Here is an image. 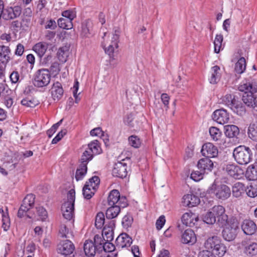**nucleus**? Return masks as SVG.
Instances as JSON below:
<instances>
[{"label": "nucleus", "mask_w": 257, "mask_h": 257, "mask_svg": "<svg viewBox=\"0 0 257 257\" xmlns=\"http://www.w3.org/2000/svg\"><path fill=\"white\" fill-rule=\"evenodd\" d=\"M205 247L211 250L215 257H222L227 251V247L217 236L208 238L205 242Z\"/></svg>", "instance_id": "nucleus-1"}, {"label": "nucleus", "mask_w": 257, "mask_h": 257, "mask_svg": "<svg viewBox=\"0 0 257 257\" xmlns=\"http://www.w3.org/2000/svg\"><path fill=\"white\" fill-rule=\"evenodd\" d=\"M239 230V223L233 216L230 217L229 223L223 227L222 236L227 241H232L236 237Z\"/></svg>", "instance_id": "nucleus-2"}, {"label": "nucleus", "mask_w": 257, "mask_h": 257, "mask_svg": "<svg viewBox=\"0 0 257 257\" xmlns=\"http://www.w3.org/2000/svg\"><path fill=\"white\" fill-rule=\"evenodd\" d=\"M233 156L238 164L246 165L252 160V153L249 147L241 145L234 149Z\"/></svg>", "instance_id": "nucleus-3"}, {"label": "nucleus", "mask_w": 257, "mask_h": 257, "mask_svg": "<svg viewBox=\"0 0 257 257\" xmlns=\"http://www.w3.org/2000/svg\"><path fill=\"white\" fill-rule=\"evenodd\" d=\"M75 198V190L71 189L67 194V201L63 203L61 206L63 216L68 220H70L74 216Z\"/></svg>", "instance_id": "nucleus-4"}, {"label": "nucleus", "mask_w": 257, "mask_h": 257, "mask_svg": "<svg viewBox=\"0 0 257 257\" xmlns=\"http://www.w3.org/2000/svg\"><path fill=\"white\" fill-rule=\"evenodd\" d=\"M207 192L210 195H214L216 198L221 200H226L231 195L230 188L224 184L217 185L213 183L208 188Z\"/></svg>", "instance_id": "nucleus-5"}, {"label": "nucleus", "mask_w": 257, "mask_h": 257, "mask_svg": "<svg viewBox=\"0 0 257 257\" xmlns=\"http://www.w3.org/2000/svg\"><path fill=\"white\" fill-rule=\"evenodd\" d=\"M51 75L49 69H40L36 73L33 83L37 87H43L48 85L50 81Z\"/></svg>", "instance_id": "nucleus-6"}, {"label": "nucleus", "mask_w": 257, "mask_h": 257, "mask_svg": "<svg viewBox=\"0 0 257 257\" xmlns=\"http://www.w3.org/2000/svg\"><path fill=\"white\" fill-rule=\"evenodd\" d=\"M101 240V237L98 235H95L94 236V241L93 242L92 240H86L83 245V249L85 257H93L96 252L100 253V251H98V245H96L95 242L97 240Z\"/></svg>", "instance_id": "nucleus-7"}, {"label": "nucleus", "mask_w": 257, "mask_h": 257, "mask_svg": "<svg viewBox=\"0 0 257 257\" xmlns=\"http://www.w3.org/2000/svg\"><path fill=\"white\" fill-rule=\"evenodd\" d=\"M102 150L101 149L99 142L95 140L90 142L88 145V148L82 154V155H84V158L88 159V161H91L94 155L99 154L101 153Z\"/></svg>", "instance_id": "nucleus-8"}, {"label": "nucleus", "mask_w": 257, "mask_h": 257, "mask_svg": "<svg viewBox=\"0 0 257 257\" xmlns=\"http://www.w3.org/2000/svg\"><path fill=\"white\" fill-rule=\"evenodd\" d=\"M75 249L72 242L69 240H62L57 245V251L58 253L67 256L71 254Z\"/></svg>", "instance_id": "nucleus-9"}, {"label": "nucleus", "mask_w": 257, "mask_h": 257, "mask_svg": "<svg viewBox=\"0 0 257 257\" xmlns=\"http://www.w3.org/2000/svg\"><path fill=\"white\" fill-rule=\"evenodd\" d=\"M124 160L118 162L114 164L112 174L114 177L123 178L126 177L127 174V164L124 162Z\"/></svg>", "instance_id": "nucleus-10"}, {"label": "nucleus", "mask_w": 257, "mask_h": 257, "mask_svg": "<svg viewBox=\"0 0 257 257\" xmlns=\"http://www.w3.org/2000/svg\"><path fill=\"white\" fill-rule=\"evenodd\" d=\"M201 153L206 158H213L218 156V150L212 143H207L202 146Z\"/></svg>", "instance_id": "nucleus-11"}, {"label": "nucleus", "mask_w": 257, "mask_h": 257, "mask_svg": "<svg viewBox=\"0 0 257 257\" xmlns=\"http://www.w3.org/2000/svg\"><path fill=\"white\" fill-rule=\"evenodd\" d=\"M212 119L217 123L223 124L229 120V114L223 108L218 109L214 111L212 115Z\"/></svg>", "instance_id": "nucleus-12"}, {"label": "nucleus", "mask_w": 257, "mask_h": 257, "mask_svg": "<svg viewBox=\"0 0 257 257\" xmlns=\"http://www.w3.org/2000/svg\"><path fill=\"white\" fill-rule=\"evenodd\" d=\"M241 229L244 234L251 235L254 234L257 230V225L250 219H245L242 222Z\"/></svg>", "instance_id": "nucleus-13"}, {"label": "nucleus", "mask_w": 257, "mask_h": 257, "mask_svg": "<svg viewBox=\"0 0 257 257\" xmlns=\"http://www.w3.org/2000/svg\"><path fill=\"white\" fill-rule=\"evenodd\" d=\"M84 155H82L80 159L81 164L76 171L75 179L76 181L82 180L87 171V165L89 162L88 159L84 158Z\"/></svg>", "instance_id": "nucleus-14"}, {"label": "nucleus", "mask_w": 257, "mask_h": 257, "mask_svg": "<svg viewBox=\"0 0 257 257\" xmlns=\"http://www.w3.org/2000/svg\"><path fill=\"white\" fill-rule=\"evenodd\" d=\"M22 13V8L20 6H15L4 9L3 18L6 20L14 19L19 17Z\"/></svg>", "instance_id": "nucleus-15"}, {"label": "nucleus", "mask_w": 257, "mask_h": 257, "mask_svg": "<svg viewBox=\"0 0 257 257\" xmlns=\"http://www.w3.org/2000/svg\"><path fill=\"white\" fill-rule=\"evenodd\" d=\"M197 166L198 169L201 170V171L208 174L209 172L212 171L214 167V164L210 158L205 157L200 159L198 161Z\"/></svg>", "instance_id": "nucleus-16"}, {"label": "nucleus", "mask_w": 257, "mask_h": 257, "mask_svg": "<svg viewBox=\"0 0 257 257\" xmlns=\"http://www.w3.org/2000/svg\"><path fill=\"white\" fill-rule=\"evenodd\" d=\"M181 220L183 224L186 226L193 227L197 224L199 218L195 213L189 212H186L182 215Z\"/></svg>", "instance_id": "nucleus-17"}, {"label": "nucleus", "mask_w": 257, "mask_h": 257, "mask_svg": "<svg viewBox=\"0 0 257 257\" xmlns=\"http://www.w3.org/2000/svg\"><path fill=\"white\" fill-rule=\"evenodd\" d=\"M133 242V239L126 233H122L116 239L115 244L118 248L128 247Z\"/></svg>", "instance_id": "nucleus-18"}, {"label": "nucleus", "mask_w": 257, "mask_h": 257, "mask_svg": "<svg viewBox=\"0 0 257 257\" xmlns=\"http://www.w3.org/2000/svg\"><path fill=\"white\" fill-rule=\"evenodd\" d=\"M200 202V198L197 196L193 194H188L183 196L182 203L184 206L193 207L198 205Z\"/></svg>", "instance_id": "nucleus-19"}, {"label": "nucleus", "mask_w": 257, "mask_h": 257, "mask_svg": "<svg viewBox=\"0 0 257 257\" xmlns=\"http://www.w3.org/2000/svg\"><path fill=\"white\" fill-rule=\"evenodd\" d=\"M225 170L229 175L235 179H239L243 175V170L239 166L234 164L227 165Z\"/></svg>", "instance_id": "nucleus-20"}, {"label": "nucleus", "mask_w": 257, "mask_h": 257, "mask_svg": "<svg viewBox=\"0 0 257 257\" xmlns=\"http://www.w3.org/2000/svg\"><path fill=\"white\" fill-rule=\"evenodd\" d=\"M196 240V235L191 229L185 230L181 236V241L184 244H193Z\"/></svg>", "instance_id": "nucleus-21"}, {"label": "nucleus", "mask_w": 257, "mask_h": 257, "mask_svg": "<svg viewBox=\"0 0 257 257\" xmlns=\"http://www.w3.org/2000/svg\"><path fill=\"white\" fill-rule=\"evenodd\" d=\"M64 90L62 84L58 81L54 83L52 87V96L54 100H59L63 96Z\"/></svg>", "instance_id": "nucleus-22"}, {"label": "nucleus", "mask_w": 257, "mask_h": 257, "mask_svg": "<svg viewBox=\"0 0 257 257\" xmlns=\"http://www.w3.org/2000/svg\"><path fill=\"white\" fill-rule=\"evenodd\" d=\"M245 191V185L241 182H236L232 186V193L233 197L240 198L244 194Z\"/></svg>", "instance_id": "nucleus-23"}, {"label": "nucleus", "mask_w": 257, "mask_h": 257, "mask_svg": "<svg viewBox=\"0 0 257 257\" xmlns=\"http://www.w3.org/2000/svg\"><path fill=\"white\" fill-rule=\"evenodd\" d=\"M239 133L238 127L235 125H227L224 126V134L229 138H237Z\"/></svg>", "instance_id": "nucleus-24"}, {"label": "nucleus", "mask_w": 257, "mask_h": 257, "mask_svg": "<svg viewBox=\"0 0 257 257\" xmlns=\"http://www.w3.org/2000/svg\"><path fill=\"white\" fill-rule=\"evenodd\" d=\"M92 22L89 20H86L81 24V30L80 35L83 38H88L91 34Z\"/></svg>", "instance_id": "nucleus-25"}, {"label": "nucleus", "mask_w": 257, "mask_h": 257, "mask_svg": "<svg viewBox=\"0 0 257 257\" xmlns=\"http://www.w3.org/2000/svg\"><path fill=\"white\" fill-rule=\"evenodd\" d=\"M10 53V49L9 47L5 46H0V61L4 65L6 64L10 60L9 54Z\"/></svg>", "instance_id": "nucleus-26"}, {"label": "nucleus", "mask_w": 257, "mask_h": 257, "mask_svg": "<svg viewBox=\"0 0 257 257\" xmlns=\"http://www.w3.org/2000/svg\"><path fill=\"white\" fill-rule=\"evenodd\" d=\"M230 109L239 116L244 115L246 112L245 105L238 100L236 102H234V104Z\"/></svg>", "instance_id": "nucleus-27"}, {"label": "nucleus", "mask_w": 257, "mask_h": 257, "mask_svg": "<svg viewBox=\"0 0 257 257\" xmlns=\"http://www.w3.org/2000/svg\"><path fill=\"white\" fill-rule=\"evenodd\" d=\"M240 91L244 92V94L255 92V90H253L252 84L247 80L242 81L238 87Z\"/></svg>", "instance_id": "nucleus-28"}, {"label": "nucleus", "mask_w": 257, "mask_h": 257, "mask_svg": "<svg viewBox=\"0 0 257 257\" xmlns=\"http://www.w3.org/2000/svg\"><path fill=\"white\" fill-rule=\"evenodd\" d=\"M120 193L116 189L111 191L107 198L108 204L110 206H115L119 201Z\"/></svg>", "instance_id": "nucleus-29"}, {"label": "nucleus", "mask_w": 257, "mask_h": 257, "mask_svg": "<svg viewBox=\"0 0 257 257\" xmlns=\"http://www.w3.org/2000/svg\"><path fill=\"white\" fill-rule=\"evenodd\" d=\"M120 211V206H110L106 211L105 215L108 219H112L117 216Z\"/></svg>", "instance_id": "nucleus-30"}, {"label": "nucleus", "mask_w": 257, "mask_h": 257, "mask_svg": "<svg viewBox=\"0 0 257 257\" xmlns=\"http://www.w3.org/2000/svg\"><path fill=\"white\" fill-rule=\"evenodd\" d=\"M47 45L42 42L37 43L33 47V50L38 54L40 58H42L47 50Z\"/></svg>", "instance_id": "nucleus-31"}, {"label": "nucleus", "mask_w": 257, "mask_h": 257, "mask_svg": "<svg viewBox=\"0 0 257 257\" xmlns=\"http://www.w3.org/2000/svg\"><path fill=\"white\" fill-rule=\"evenodd\" d=\"M257 99V97L253 93H248V94H244L242 97V100L244 104L248 108L251 106L252 104L255 100Z\"/></svg>", "instance_id": "nucleus-32"}, {"label": "nucleus", "mask_w": 257, "mask_h": 257, "mask_svg": "<svg viewBox=\"0 0 257 257\" xmlns=\"http://www.w3.org/2000/svg\"><path fill=\"white\" fill-rule=\"evenodd\" d=\"M69 55V48L64 46L60 48L57 53V56L60 61L65 62Z\"/></svg>", "instance_id": "nucleus-33"}, {"label": "nucleus", "mask_w": 257, "mask_h": 257, "mask_svg": "<svg viewBox=\"0 0 257 257\" xmlns=\"http://www.w3.org/2000/svg\"><path fill=\"white\" fill-rule=\"evenodd\" d=\"M219 70L220 67L217 65H215L211 68V75L210 78L209 79L210 83L216 84L219 80Z\"/></svg>", "instance_id": "nucleus-34"}, {"label": "nucleus", "mask_w": 257, "mask_h": 257, "mask_svg": "<svg viewBox=\"0 0 257 257\" xmlns=\"http://www.w3.org/2000/svg\"><path fill=\"white\" fill-rule=\"evenodd\" d=\"M246 61L244 57H241L235 63L234 71L238 74L243 73L246 69Z\"/></svg>", "instance_id": "nucleus-35"}, {"label": "nucleus", "mask_w": 257, "mask_h": 257, "mask_svg": "<svg viewBox=\"0 0 257 257\" xmlns=\"http://www.w3.org/2000/svg\"><path fill=\"white\" fill-rule=\"evenodd\" d=\"M245 177L249 180L254 181L257 180V168L253 166H249L245 172Z\"/></svg>", "instance_id": "nucleus-36"}, {"label": "nucleus", "mask_w": 257, "mask_h": 257, "mask_svg": "<svg viewBox=\"0 0 257 257\" xmlns=\"http://www.w3.org/2000/svg\"><path fill=\"white\" fill-rule=\"evenodd\" d=\"M209 134L211 139L214 141H218L220 140L222 136L221 131L216 127L211 126L210 127Z\"/></svg>", "instance_id": "nucleus-37"}, {"label": "nucleus", "mask_w": 257, "mask_h": 257, "mask_svg": "<svg viewBox=\"0 0 257 257\" xmlns=\"http://www.w3.org/2000/svg\"><path fill=\"white\" fill-rule=\"evenodd\" d=\"M245 192L249 197L254 198L257 196V185L250 183L248 186H245Z\"/></svg>", "instance_id": "nucleus-38"}, {"label": "nucleus", "mask_w": 257, "mask_h": 257, "mask_svg": "<svg viewBox=\"0 0 257 257\" xmlns=\"http://www.w3.org/2000/svg\"><path fill=\"white\" fill-rule=\"evenodd\" d=\"M58 26L66 30L71 29L73 27L72 22L63 18H59L57 21Z\"/></svg>", "instance_id": "nucleus-39"}, {"label": "nucleus", "mask_w": 257, "mask_h": 257, "mask_svg": "<svg viewBox=\"0 0 257 257\" xmlns=\"http://www.w3.org/2000/svg\"><path fill=\"white\" fill-rule=\"evenodd\" d=\"M244 252L249 256H254L257 254V243L252 242L246 245L244 248Z\"/></svg>", "instance_id": "nucleus-40"}, {"label": "nucleus", "mask_w": 257, "mask_h": 257, "mask_svg": "<svg viewBox=\"0 0 257 257\" xmlns=\"http://www.w3.org/2000/svg\"><path fill=\"white\" fill-rule=\"evenodd\" d=\"M248 135L251 139L257 141V122L250 124L248 128Z\"/></svg>", "instance_id": "nucleus-41"}, {"label": "nucleus", "mask_w": 257, "mask_h": 257, "mask_svg": "<svg viewBox=\"0 0 257 257\" xmlns=\"http://www.w3.org/2000/svg\"><path fill=\"white\" fill-rule=\"evenodd\" d=\"M35 196L33 194H28L23 199L22 203L29 208L33 207L35 203Z\"/></svg>", "instance_id": "nucleus-42"}, {"label": "nucleus", "mask_w": 257, "mask_h": 257, "mask_svg": "<svg viewBox=\"0 0 257 257\" xmlns=\"http://www.w3.org/2000/svg\"><path fill=\"white\" fill-rule=\"evenodd\" d=\"M115 248L114 245L108 241L105 243L100 242L98 244V251L101 252L103 250L105 252H112Z\"/></svg>", "instance_id": "nucleus-43"}, {"label": "nucleus", "mask_w": 257, "mask_h": 257, "mask_svg": "<svg viewBox=\"0 0 257 257\" xmlns=\"http://www.w3.org/2000/svg\"><path fill=\"white\" fill-rule=\"evenodd\" d=\"M95 192L96 190L89 187L88 184H85L82 189L83 195L84 198L87 200L91 198L95 194Z\"/></svg>", "instance_id": "nucleus-44"}, {"label": "nucleus", "mask_w": 257, "mask_h": 257, "mask_svg": "<svg viewBox=\"0 0 257 257\" xmlns=\"http://www.w3.org/2000/svg\"><path fill=\"white\" fill-rule=\"evenodd\" d=\"M99 184V178L97 176H94L90 178L88 181H87L85 184H88L89 187L96 191L98 188Z\"/></svg>", "instance_id": "nucleus-45"}, {"label": "nucleus", "mask_w": 257, "mask_h": 257, "mask_svg": "<svg viewBox=\"0 0 257 257\" xmlns=\"http://www.w3.org/2000/svg\"><path fill=\"white\" fill-rule=\"evenodd\" d=\"M21 103L22 105L29 107H34L38 104V101L31 97L23 98Z\"/></svg>", "instance_id": "nucleus-46"}, {"label": "nucleus", "mask_w": 257, "mask_h": 257, "mask_svg": "<svg viewBox=\"0 0 257 257\" xmlns=\"http://www.w3.org/2000/svg\"><path fill=\"white\" fill-rule=\"evenodd\" d=\"M104 215L103 212H98L95 217V225L97 228L101 229L105 224Z\"/></svg>", "instance_id": "nucleus-47"}, {"label": "nucleus", "mask_w": 257, "mask_h": 257, "mask_svg": "<svg viewBox=\"0 0 257 257\" xmlns=\"http://www.w3.org/2000/svg\"><path fill=\"white\" fill-rule=\"evenodd\" d=\"M224 104L230 108L233 105L234 102H236L237 99H235V96L231 94H227L222 99Z\"/></svg>", "instance_id": "nucleus-48"}, {"label": "nucleus", "mask_w": 257, "mask_h": 257, "mask_svg": "<svg viewBox=\"0 0 257 257\" xmlns=\"http://www.w3.org/2000/svg\"><path fill=\"white\" fill-rule=\"evenodd\" d=\"M222 41L223 36L221 34L216 35L214 41V52L216 53H219L222 47Z\"/></svg>", "instance_id": "nucleus-49"}, {"label": "nucleus", "mask_w": 257, "mask_h": 257, "mask_svg": "<svg viewBox=\"0 0 257 257\" xmlns=\"http://www.w3.org/2000/svg\"><path fill=\"white\" fill-rule=\"evenodd\" d=\"M204 222L208 224H213L216 221L215 216L212 213V211L207 212L203 217Z\"/></svg>", "instance_id": "nucleus-50"}, {"label": "nucleus", "mask_w": 257, "mask_h": 257, "mask_svg": "<svg viewBox=\"0 0 257 257\" xmlns=\"http://www.w3.org/2000/svg\"><path fill=\"white\" fill-rule=\"evenodd\" d=\"M113 230H111V229L103 228L102 230V235L104 240L106 239V241L110 242L113 239Z\"/></svg>", "instance_id": "nucleus-51"}, {"label": "nucleus", "mask_w": 257, "mask_h": 257, "mask_svg": "<svg viewBox=\"0 0 257 257\" xmlns=\"http://www.w3.org/2000/svg\"><path fill=\"white\" fill-rule=\"evenodd\" d=\"M212 213L215 216V218L221 216L225 213V208L222 205L214 206L211 209Z\"/></svg>", "instance_id": "nucleus-52"}, {"label": "nucleus", "mask_w": 257, "mask_h": 257, "mask_svg": "<svg viewBox=\"0 0 257 257\" xmlns=\"http://www.w3.org/2000/svg\"><path fill=\"white\" fill-rule=\"evenodd\" d=\"M30 209L26 206L22 204L18 211V217L21 218L27 216L28 218H31V217L27 214L28 211Z\"/></svg>", "instance_id": "nucleus-53"}, {"label": "nucleus", "mask_w": 257, "mask_h": 257, "mask_svg": "<svg viewBox=\"0 0 257 257\" xmlns=\"http://www.w3.org/2000/svg\"><path fill=\"white\" fill-rule=\"evenodd\" d=\"M217 223L218 224L219 226H221L223 227H224L225 226H226V224H228L229 221H230V217L229 218L228 215L225 213L217 217Z\"/></svg>", "instance_id": "nucleus-54"}, {"label": "nucleus", "mask_w": 257, "mask_h": 257, "mask_svg": "<svg viewBox=\"0 0 257 257\" xmlns=\"http://www.w3.org/2000/svg\"><path fill=\"white\" fill-rule=\"evenodd\" d=\"M113 31L114 33L112 38V43H114L115 47L118 48V43L119 42V35L121 32L120 29L119 27H114Z\"/></svg>", "instance_id": "nucleus-55"}, {"label": "nucleus", "mask_w": 257, "mask_h": 257, "mask_svg": "<svg viewBox=\"0 0 257 257\" xmlns=\"http://www.w3.org/2000/svg\"><path fill=\"white\" fill-rule=\"evenodd\" d=\"M133 222V218L132 215L128 213L126 214L122 219V225L124 228H128L131 226Z\"/></svg>", "instance_id": "nucleus-56"}, {"label": "nucleus", "mask_w": 257, "mask_h": 257, "mask_svg": "<svg viewBox=\"0 0 257 257\" xmlns=\"http://www.w3.org/2000/svg\"><path fill=\"white\" fill-rule=\"evenodd\" d=\"M37 213L40 217V219L44 221L48 217L47 211L43 206H38L36 207Z\"/></svg>", "instance_id": "nucleus-57"}, {"label": "nucleus", "mask_w": 257, "mask_h": 257, "mask_svg": "<svg viewBox=\"0 0 257 257\" xmlns=\"http://www.w3.org/2000/svg\"><path fill=\"white\" fill-rule=\"evenodd\" d=\"M128 141L130 145L135 148H139L141 144L140 139L136 136H130Z\"/></svg>", "instance_id": "nucleus-58"}, {"label": "nucleus", "mask_w": 257, "mask_h": 257, "mask_svg": "<svg viewBox=\"0 0 257 257\" xmlns=\"http://www.w3.org/2000/svg\"><path fill=\"white\" fill-rule=\"evenodd\" d=\"M205 174L204 172L199 171H193L191 174V178L195 181H199L203 178V175Z\"/></svg>", "instance_id": "nucleus-59"}, {"label": "nucleus", "mask_w": 257, "mask_h": 257, "mask_svg": "<svg viewBox=\"0 0 257 257\" xmlns=\"http://www.w3.org/2000/svg\"><path fill=\"white\" fill-rule=\"evenodd\" d=\"M62 119L60 120L57 123L54 124L47 131V135L49 138H51L53 134L56 132L58 127L62 123Z\"/></svg>", "instance_id": "nucleus-60"}, {"label": "nucleus", "mask_w": 257, "mask_h": 257, "mask_svg": "<svg viewBox=\"0 0 257 257\" xmlns=\"http://www.w3.org/2000/svg\"><path fill=\"white\" fill-rule=\"evenodd\" d=\"M49 71L50 73H51L54 75L58 74L60 71L59 64L57 62L52 63Z\"/></svg>", "instance_id": "nucleus-61"}, {"label": "nucleus", "mask_w": 257, "mask_h": 257, "mask_svg": "<svg viewBox=\"0 0 257 257\" xmlns=\"http://www.w3.org/2000/svg\"><path fill=\"white\" fill-rule=\"evenodd\" d=\"M67 130L64 129L59 132L56 136L52 140L51 143L52 144H56L59 142L63 137L66 134Z\"/></svg>", "instance_id": "nucleus-62"}, {"label": "nucleus", "mask_w": 257, "mask_h": 257, "mask_svg": "<svg viewBox=\"0 0 257 257\" xmlns=\"http://www.w3.org/2000/svg\"><path fill=\"white\" fill-rule=\"evenodd\" d=\"M134 117L132 113L128 114L124 119V123L128 126L134 127L135 124L134 123Z\"/></svg>", "instance_id": "nucleus-63"}, {"label": "nucleus", "mask_w": 257, "mask_h": 257, "mask_svg": "<svg viewBox=\"0 0 257 257\" xmlns=\"http://www.w3.org/2000/svg\"><path fill=\"white\" fill-rule=\"evenodd\" d=\"M166 220L164 215H161L157 220L156 222V228L158 230H160L164 225Z\"/></svg>", "instance_id": "nucleus-64"}]
</instances>
